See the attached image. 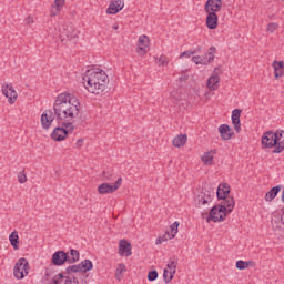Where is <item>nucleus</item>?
I'll list each match as a JSON object with an SVG mask.
<instances>
[{
  "mask_svg": "<svg viewBox=\"0 0 284 284\" xmlns=\"http://www.w3.org/2000/svg\"><path fill=\"white\" fill-rule=\"evenodd\" d=\"M156 63L158 65H168L170 63V61L168 60V57L165 55H160L158 59H156Z\"/></svg>",
  "mask_w": 284,
  "mask_h": 284,
  "instance_id": "nucleus-39",
  "label": "nucleus"
},
{
  "mask_svg": "<svg viewBox=\"0 0 284 284\" xmlns=\"http://www.w3.org/2000/svg\"><path fill=\"white\" fill-rule=\"evenodd\" d=\"M234 205H235L234 197L227 196L226 199H224L223 204L220 206L225 207L226 213L231 214L232 210H234Z\"/></svg>",
  "mask_w": 284,
  "mask_h": 284,
  "instance_id": "nucleus-29",
  "label": "nucleus"
},
{
  "mask_svg": "<svg viewBox=\"0 0 284 284\" xmlns=\"http://www.w3.org/2000/svg\"><path fill=\"white\" fill-rule=\"evenodd\" d=\"M32 23H34V18H32V16H29L26 18V24L27 26H32Z\"/></svg>",
  "mask_w": 284,
  "mask_h": 284,
  "instance_id": "nucleus-44",
  "label": "nucleus"
},
{
  "mask_svg": "<svg viewBox=\"0 0 284 284\" xmlns=\"http://www.w3.org/2000/svg\"><path fill=\"white\" fill-rule=\"evenodd\" d=\"M81 254L79 253V251L71 248L68 253H67V263H77L79 262Z\"/></svg>",
  "mask_w": 284,
  "mask_h": 284,
  "instance_id": "nucleus-28",
  "label": "nucleus"
},
{
  "mask_svg": "<svg viewBox=\"0 0 284 284\" xmlns=\"http://www.w3.org/2000/svg\"><path fill=\"white\" fill-rule=\"evenodd\" d=\"M82 81L85 89L91 94H101L102 92H105V88H108V83H110L108 73L102 69L87 70L82 77Z\"/></svg>",
  "mask_w": 284,
  "mask_h": 284,
  "instance_id": "nucleus-2",
  "label": "nucleus"
},
{
  "mask_svg": "<svg viewBox=\"0 0 284 284\" xmlns=\"http://www.w3.org/2000/svg\"><path fill=\"white\" fill-rule=\"evenodd\" d=\"M282 203H284V189L282 190V197H281Z\"/></svg>",
  "mask_w": 284,
  "mask_h": 284,
  "instance_id": "nucleus-46",
  "label": "nucleus"
},
{
  "mask_svg": "<svg viewBox=\"0 0 284 284\" xmlns=\"http://www.w3.org/2000/svg\"><path fill=\"white\" fill-rule=\"evenodd\" d=\"M174 274H176L174 271H170L169 268H164L163 271V278L164 283H171L172 278H174Z\"/></svg>",
  "mask_w": 284,
  "mask_h": 284,
  "instance_id": "nucleus-34",
  "label": "nucleus"
},
{
  "mask_svg": "<svg viewBox=\"0 0 284 284\" xmlns=\"http://www.w3.org/2000/svg\"><path fill=\"white\" fill-rule=\"evenodd\" d=\"M219 132H220L223 141H230V139H232V136H234V131L227 124H221L219 126Z\"/></svg>",
  "mask_w": 284,
  "mask_h": 284,
  "instance_id": "nucleus-18",
  "label": "nucleus"
},
{
  "mask_svg": "<svg viewBox=\"0 0 284 284\" xmlns=\"http://www.w3.org/2000/svg\"><path fill=\"white\" fill-rule=\"evenodd\" d=\"M194 54H196L195 51H184L180 54V59H183L184 57H187V59H190V57H194Z\"/></svg>",
  "mask_w": 284,
  "mask_h": 284,
  "instance_id": "nucleus-42",
  "label": "nucleus"
},
{
  "mask_svg": "<svg viewBox=\"0 0 284 284\" xmlns=\"http://www.w3.org/2000/svg\"><path fill=\"white\" fill-rule=\"evenodd\" d=\"M201 50H203V48H201V47H197V51H199V52H201Z\"/></svg>",
  "mask_w": 284,
  "mask_h": 284,
  "instance_id": "nucleus-47",
  "label": "nucleus"
},
{
  "mask_svg": "<svg viewBox=\"0 0 284 284\" xmlns=\"http://www.w3.org/2000/svg\"><path fill=\"white\" fill-rule=\"evenodd\" d=\"M215 54H216V48L215 47H211L209 50H207V53H206V62L207 64L212 63L215 59Z\"/></svg>",
  "mask_w": 284,
  "mask_h": 284,
  "instance_id": "nucleus-36",
  "label": "nucleus"
},
{
  "mask_svg": "<svg viewBox=\"0 0 284 284\" xmlns=\"http://www.w3.org/2000/svg\"><path fill=\"white\" fill-rule=\"evenodd\" d=\"M63 6H65V0H54L53 4L51 6V17H57V14L63 10Z\"/></svg>",
  "mask_w": 284,
  "mask_h": 284,
  "instance_id": "nucleus-23",
  "label": "nucleus"
},
{
  "mask_svg": "<svg viewBox=\"0 0 284 284\" xmlns=\"http://www.w3.org/2000/svg\"><path fill=\"white\" fill-rule=\"evenodd\" d=\"M10 244L12 245L13 250H19V233L17 231H13L9 235Z\"/></svg>",
  "mask_w": 284,
  "mask_h": 284,
  "instance_id": "nucleus-33",
  "label": "nucleus"
},
{
  "mask_svg": "<svg viewBox=\"0 0 284 284\" xmlns=\"http://www.w3.org/2000/svg\"><path fill=\"white\" fill-rule=\"evenodd\" d=\"M120 256H132V244L128 240H121L119 243Z\"/></svg>",
  "mask_w": 284,
  "mask_h": 284,
  "instance_id": "nucleus-16",
  "label": "nucleus"
},
{
  "mask_svg": "<svg viewBox=\"0 0 284 284\" xmlns=\"http://www.w3.org/2000/svg\"><path fill=\"white\" fill-rule=\"evenodd\" d=\"M232 123L234 125L235 132H241V109H235L232 111Z\"/></svg>",
  "mask_w": 284,
  "mask_h": 284,
  "instance_id": "nucleus-20",
  "label": "nucleus"
},
{
  "mask_svg": "<svg viewBox=\"0 0 284 284\" xmlns=\"http://www.w3.org/2000/svg\"><path fill=\"white\" fill-rule=\"evenodd\" d=\"M230 196V185L220 184L217 187V199L225 200Z\"/></svg>",
  "mask_w": 284,
  "mask_h": 284,
  "instance_id": "nucleus-25",
  "label": "nucleus"
},
{
  "mask_svg": "<svg viewBox=\"0 0 284 284\" xmlns=\"http://www.w3.org/2000/svg\"><path fill=\"white\" fill-rule=\"evenodd\" d=\"M178 266H179V257L178 256L170 257V260L168 261V264H166V270H170L171 272L176 273Z\"/></svg>",
  "mask_w": 284,
  "mask_h": 284,
  "instance_id": "nucleus-32",
  "label": "nucleus"
},
{
  "mask_svg": "<svg viewBox=\"0 0 284 284\" xmlns=\"http://www.w3.org/2000/svg\"><path fill=\"white\" fill-rule=\"evenodd\" d=\"M67 138H68V130L61 126L55 128L51 133V139H53V141H64V139Z\"/></svg>",
  "mask_w": 284,
  "mask_h": 284,
  "instance_id": "nucleus-19",
  "label": "nucleus"
},
{
  "mask_svg": "<svg viewBox=\"0 0 284 284\" xmlns=\"http://www.w3.org/2000/svg\"><path fill=\"white\" fill-rule=\"evenodd\" d=\"M206 27L209 30H216L219 28V16L216 13H206Z\"/></svg>",
  "mask_w": 284,
  "mask_h": 284,
  "instance_id": "nucleus-21",
  "label": "nucleus"
},
{
  "mask_svg": "<svg viewBox=\"0 0 284 284\" xmlns=\"http://www.w3.org/2000/svg\"><path fill=\"white\" fill-rule=\"evenodd\" d=\"M123 183V178H119L114 184H110V183H102L98 186V192L99 194H114V192H116V190H119L121 187Z\"/></svg>",
  "mask_w": 284,
  "mask_h": 284,
  "instance_id": "nucleus-8",
  "label": "nucleus"
},
{
  "mask_svg": "<svg viewBox=\"0 0 284 284\" xmlns=\"http://www.w3.org/2000/svg\"><path fill=\"white\" fill-rule=\"evenodd\" d=\"M276 28H278V24L272 22L267 26V30L268 32H274V30H276Z\"/></svg>",
  "mask_w": 284,
  "mask_h": 284,
  "instance_id": "nucleus-43",
  "label": "nucleus"
},
{
  "mask_svg": "<svg viewBox=\"0 0 284 284\" xmlns=\"http://www.w3.org/2000/svg\"><path fill=\"white\" fill-rule=\"evenodd\" d=\"M51 261L53 265L61 266L64 263H68V254L63 251H57L53 253Z\"/></svg>",
  "mask_w": 284,
  "mask_h": 284,
  "instance_id": "nucleus-17",
  "label": "nucleus"
},
{
  "mask_svg": "<svg viewBox=\"0 0 284 284\" xmlns=\"http://www.w3.org/2000/svg\"><path fill=\"white\" fill-rule=\"evenodd\" d=\"M278 192H281V185L272 187L268 192H266L265 201H267V203H272V201L278 196Z\"/></svg>",
  "mask_w": 284,
  "mask_h": 284,
  "instance_id": "nucleus-26",
  "label": "nucleus"
},
{
  "mask_svg": "<svg viewBox=\"0 0 284 284\" xmlns=\"http://www.w3.org/2000/svg\"><path fill=\"white\" fill-rule=\"evenodd\" d=\"M187 143V135L180 134L173 139V145L174 148H183Z\"/></svg>",
  "mask_w": 284,
  "mask_h": 284,
  "instance_id": "nucleus-30",
  "label": "nucleus"
},
{
  "mask_svg": "<svg viewBox=\"0 0 284 284\" xmlns=\"http://www.w3.org/2000/svg\"><path fill=\"white\" fill-rule=\"evenodd\" d=\"M30 273V264L26 258H19L13 267V276L18 281H22Z\"/></svg>",
  "mask_w": 284,
  "mask_h": 284,
  "instance_id": "nucleus-5",
  "label": "nucleus"
},
{
  "mask_svg": "<svg viewBox=\"0 0 284 284\" xmlns=\"http://www.w3.org/2000/svg\"><path fill=\"white\" fill-rule=\"evenodd\" d=\"M80 111L81 102H79V99L72 93H60L57 95L53 102V112L55 119L59 123L67 128V130H74L72 122L74 119H77V116H79Z\"/></svg>",
  "mask_w": 284,
  "mask_h": 284,
  "instance_id": "nucleus-1",
  "label": "nucleus"
},
{
  "mask_svg": "<svg viewBox=\"0 0 284 284\" xmlns=\"http://www.w3.org/2000/svg\"><path fill=\"white\" fill-rule=\"evenodd\" d=\"M105 181H110V178H105Z\"/></svg>",
  "mask_w": 284,
  "mask_h": 284,
  "instance_id": "nucleus-48",
  "label": "nucleus"
},
{
  "mask_svg": "<svg viewBox=\"0 0 284 284\" xmlns=\"http://www.w3.org/2000/svg\"><path fill=\"white\" fill-rule=\"evenodd\" d=\"M176 234H179V222H174L173 224H171L165 234H163L155 241V244L161 245V243L165 241H172V239H174Z\"/></svg>",
  "mask_w": 284,
  "mask_h": 284,
  "instance_id": "nucleus-10",
  "label": "nucleus"
},
{
  "mask_svg": "<svg viewBox=\"0 0 284 284\" xmlns=\"http://www.w3.org/2000/svg\"><path fill=\"white\" fill-rule=\"evenodd\" d=\"M125 8V1L112 0L106 9V14H119Z\"/></svg>",
  "mask_w": 284,
  "mask_h": 284,
  "instance_id": "nucleus-15",
  "label": "nucleus"
},
{
  "mask_svg": "<svg viewBox=\"0 0 284 284\" xmlns=\"http://www.w3.org/2000/svg\"><path fill=\"white\" fill-rule=\"evenodd\" d=\"M214 154H216L215 150L207 151L202 155V163L204 165H212L214 163Z\"/></svg>",
  "mask_w": 284,
  "mask_h": 284,
  "instance_id": "nucleus-27",
  "label": "nucleus"
},
{
  "mask_svg": "<svg viewBox=\"0 0 284 284\" xmlns=\"http://www.w3.org/2000/svg\"><path fill=\"white\" fill-rule=\"evenodd\" d=\"M252 263H254V262H252V261L245 262V261H243V260H239V261L236 262V264H235V267H236L237 270H247V268L250 267V265H252Z\"/></svg>",
  "mask_w": 284,
  "mask_h": 284,
  "instance_id": "nucleus-37",
  "label": "nucleus"
},
{
  "mask_svg": "<svg viewBox=\"0 0 284 284\" xmlns=\"http://www.w3.org/2000/svg\"><path fill=\"white\" fill-rule=\"evenodd\" d=\"M263 150H273V154H281L284 150V131H267L261 139Z\"/></svg>",
  "mask_w": 284,
  "mask_h": 284,
  "instance_id": "nucleus-3",
  "label": "nucleus"
},
{
  "mask_svg": "<svg viewBox=\"0 0 284 284\" xmlns=\"http://www.w3.org/2000/svg\"><path fill=\"white\" fill-rule=\"evenodd\" d=\"M148 50H150V38L148 36H140L138 40V54L143 57V54L148 53Z\"/></svg>",
  "mask_w": 284,
  "mask_h": 284,
  "instance_id": "nucleus-14",
  "label": "nucleus"
},
{
  "mask_svg": "<svg viewBox=\"0 0 284 284\" xmlns=\"http://www.w3.org/2000/svg\"><path fill=\"white\" fill-rule=\"evenodd\" d=\"M1 90L2 94L8 99V103L10 105H14V103H17V99H19V94L17 93V90H14L12 84H2Z\"/></svg>",
  "mask_w": 284,
  "mask_h": 284,
  "instance_id": "nucleus-9",
  "label": "nucleus"
},
{
  "mask_svg": "<svg viewBox=\"0 0 284 284\" xmlns=\"http://www.w3.org/2000/svg\"><path fill=\"white\" fill-rule=\"evenodd\" d=\"M272 65H273L275 79H281V77H284V62L283 61L275 60Z\"/></svg>",
  "mask_w": 284,
  "mask_h": 284,
  "instance_id": "nucleus-24",
  "label": "nucleus"
},
{
  "mask_svg": "<svg viewBox=\"0 0 284 284\" xmlns=\"http://www.w3.org/2000/svg\"><path fill=\"white\" fill-rule=\"evenodd\" d=\"M28 181V176L26 175V171H21L18 173V182L23 184Z\"/></svg>",
  "mask_w": 284,
  "mask_h": 284,
  "instance_id": "nucleus-40",
  "label": "nucleus"
},
{
  "mask_svg": "<svg viewBox=\"0 0 284 284\" xmlns=\"http://www.w3.org/2000/svg\"><path fill=\"white\" fill-rule=\"evenodd\" d=\"M219 75H212L207 80V88L209 90H219V83H220Z\"/></svg>",
  "mask_w": 284,
  "mask_h": 284,
  "instance_id": "nucleus-31",
  "label": "nucleus"
},
{
  "mask_svg": "<svg viewBox=\"0 0 284 284\" xmlns=\"http://www.w3.org/2000/svg\"><path fill=\"white\" fill-rule=\"evenodd\" d=\"M221 8H223V1L221 0H207L204 6L205 12L210 14L221 12Z\"/></svg>",
  "mask_w": 284,
  "mask_h": 284,
  "instance_id": "nucleus-12",
  "label": "nucleus"
},
{
  "mask_svg": "<svg viewBox=\"0 0 284 284\" xmlns=\"http://www.w3.org/2000/svg\"><path fill=\"white\" fill-rule=\"evenodd\" d=\"M156 278H159V272L156 271H150L148 273V281H156Z\"/></svg>",
  "mask_w": 284,
  "mask_h": 284,
  "instance_id": "nucleus-41",
  "label": "nucleus"
},
{
  "mask_svg": "<svg viewBox=\"0 0 284 284\" xmlns=\"http://www.w3.org/2000/svg\"><path fill=\"white\" fill-rule=\"evenodd\" d=\"M227 209L225 206H213L210 211V215L206 217V222L210 223H221V221H225V216H227Z\"/></svg>",
  "mask_w": 284,
  "mask_h": 284,
  "instance_id": "nucleus-6",
  "label": "nucleus"
},
{
  "mask_svg": "<svg viewBox=\"0 0 284 284\" xmlns=\"http://www.w3.org/2000/svg\"><path fill=\"white\" fill-rule=\"evenodd\" d=\"M192 61L195 65H207V59H205L201 55H194L192 58Z\"/></svg>",
  "mask_w": 284,
  "mask_h": 284,
  "instance_id": "nucleus-38",
  "label": "nucleus"
},
{
  "mask_svg": "<svg viewBox=\"0 0 284 284\" xmlns=\"http://www.w3.org/2000/svg\"><path fill=\"white\" fill-rule=\"evenodd\" d=\"M77 37H79V30L72 24H63L60 29V39H62V41L65 38L72 41V39H77Z\"/></svg>",
  "mask_w": 284,
  "mask_h": 284,
  "instance_id": "nucleus-11",
  "label": "nucleus"
},
{
  "mask_svg": "<svg viewBox=\"0 0 284 284\" xmlns=\"http://www.w3.org/2000/svg\"><path fill=\"white\" fill-rule=\"evenodd\" d=\"M54 113L52 110H47L41 114V125L43 130H50L52 123L54 122Z\"/></svg>",
  "mask_w": 284,
  "mask_h": 284,
  "instance_id": "nucleus-13",
  "label": "nucleus"
},
{
  "mask_svg": "<svg viewBox=\"0 0 284 284\" xmlns=\"http://www.w3.org/2000/svg\"><path fill=\"white\" fill-rule=\"evenodd\" d=\"M125 270H126L125 264H118V267L115 270L116 281H121V278H123V272H125Z\"/></svg>",
  "mask_w": 284,
  "mask_h": 284,
  "instance_id": "nucleus-35",
  "label": "nucleus"
},
{
  "mask_svg": "<svg viewBox=\"0 0 284 284\" xmlns=\"http://www.w3.org/2000/svg\"><path fill=\"white\" fill-rule=\"evenodd\" d=\"M92 267H94V265L92 264V261L84 260L80 264H74V265L68 266L65 268L64 274L72 276V274H77L79 272H83V273L90 272V270H92Z\"/></svg>",
  "mask_w": 284,
  "mask_h": 284,
  "instance_id": "nucleus-7",
  "label": "nucleus"
},
{
  "mask_svg": "<svg viewBox=\"0 0 284 284\" xmlns=\"http://www.w3.org/2000/svg\"><path fill=\"white\" fill-rule=\"evenodd\" d=\"M81 145H83V140L82 139L77 141V148H81Z\"/></svg>",
  "mask_w": 284,
  "mask_h": 284,
  "instance_id": "nucleus-45",
  "label": "nucleus"
},
{
  "mask_svg": "<svg viewBox=\"0 0 284 284\" xmlns=\"http://www.w3.org/2000/svg\"><path fill=\"white\" fill-rule=\"evenodd\" d=\"M195 201L199 207H201V205H207V203H212V195H210V192H202L196 196Z\"/></svg>",
  "mask_w": 284,
  "mask_h": 284,
  "instance_id": "nucleus-22",
  "label": "nucleus"
},
{
  "mask_svg": "<svg viewBox=\"0 0 284 284\" xmlns=\"http://www.w3.org/2000/svg\"><path fill=\"white\" fill-rule=\"evenodd\" d=\"M43 281L48 284H79V278L63 272L55 273L52 266L44 268Z\"/></svg>",
  "mask_w": 284,
  "mask_h": 284,
  "instance_id": "nucleus-4",
  "label": "nucleus"
}]
</instances>
